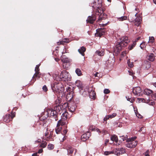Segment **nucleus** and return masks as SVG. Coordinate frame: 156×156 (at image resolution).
Returning a JSON list of instances; mask_svg holds the SVG:
<instances>
[{
    "label": "nucleus",
    "instance_id": "59",
    "mask_svg": "<svg viewBox=\"0 0 156 156\" xmlns=\"http://www.w3.org/2000/svg\"><path fill=\"white\" fill-rule=\"evenodd\" d=\"M32 156H38L37 154V153H35L33 154Z\"/></svg>",
    "mask_w": 156,
    "mask_h": 156
},
{
    "label": "nucleus",
    "instance_id": "48",
    "mask_svg": "<svg viewBox=\"0 0 156 156\" xmlns=\"http://www.w3.org/2000/svg\"><path fill=\"white\" fill-rule=\"evenodd\" d=\"M109 119V117H108V116L106 115L105 116V117L104 118V121H106L108 119Z\"/></svg>",
    "mask_w": 156,
    "mask_h": 156
},
{
    "label": "nucleus",
    "instance_id": "7",
    "mask_svg": "<svg viewBox=\"0 0 156 156\" xmlns=\"http://www.w3.org/2000/svg\"><path fill=\"white\" fill-rule=\"evenodd\" d=\"M47 112L48 116L54 118H56L57 116V113L56 111L53 110L52 109H49L47 110ZM55 120H57V119H55Z\"/></svg>",
    "mask_w": 156,
    "mask_h": 156
},
{
    "label": "nucleus",
    "instance_id": "52",
    "mask_svg": "<svg viewBox=\"0 0 156 156\" xmlns=\"http://www.w3.org/2000/svg\"><path fill=\"white\" fill-rule=\"evenodd\" d=\"M144 44L143 43L141 44L140 45V47L142 49H143L144 48Z\"/></svg>",
    "mask_w": 156,
    "mask_h": 156
},
{
    "label": "nucleus",
    "instance_id": "64",
    "mask_svg": "<svg viewBox=\"0 0 156 156\" xmlns=\"http://www.w3.org/2000/svg\"><path fill=\"white\" fill-rule=\"evenodd\" d=\"M108 140H106L105 141V144H106V143H108Z\"/></svg>",
    "mask_w": 156,
    "mask_h": 156
},
{
    "label": "nucleus",
    "instance_id": "62",
    "mask_svg": "<svg viewBox=\"0 0 156 156\" xmlns=\"http://www.w3.org/2000/svg\"><path fill=\"white\" fill-rule=\"evenodd\" d=\"M67 132V130H64V133L65 134H66Z\"/></svg>",
    "mask_w": 156,
    "mask_h": 156
},
{
    "label": "nucleus",
    "instance_id": "28",
    "mask_svg": "<svg viewBox=\"0 0 156 156\" xmlns=\"http://www.w3.org/2000/svg\"><path fill=\"white\" fill-rule=\"evenodd\" d=\"M73 148H72V147H69L67 149L68 154H72L73 153Z\"/></svg>",
    "mask_w": 156,
    "mask_h": 156
},
{
    "label": "nucleus",
    "instance_id": "32",
    "mask_svg": "<svg viewBox=\"0 0 156 156\" xmlns=\"http://www.w3.org/2000/svg\"><path fill=\"white\" fill-rule=\"evenodd\" d=\"M80 93L84 97H86L87 95V92L84 91L83 89L80 90Z\"/></svg>",
    "mask_w": 156,
    "mask_h": 156
},
{
    "label": "nucleus",
    "instance_id": "58",
    "mask_svg": "<svg viewBox=\"0 0 156 156\" xmlns=\"http://www.w3.org/2000/svg\"><path fill=\"white\" fill-rule=\"evenodd\" d=\"M99 74V73H98V72H97L95 74H94V76L95 77H97L98 76V74Z\"/></svg>",
    "mask_w": 156,
    "mask_h": 156
},
{
    "label": "nucleus",
    "instance_id": "16",
    "mask_svg": "<svg viewBox=\"0 0 156 156\" xmlns=\"http://www.w3.org/2000/svg\"><path fill=\"white\" fill-rule=\"evenodd\" d=\"M111 139L112 141H114L115 142L116 144H115L116 145H119L120 144L118 143V138L117 136L115 135H112L111 137Z\"/></svg>",
    "mask_w": 156,
    "mask_h": 156
},
{
    "label": "nucleus",
    "instance_id": "8",
    "mask_svg": "<svg viewBox=\"0 0 156 156\" xmlns=\"http://www.w3.org/2000/svg\"><path fill=\"white\" fill-rule=\"evenodd\" d=\"M142 90L139 87L133 88V92L134 94L136 96H140L142 94Z\"/></svg>",
    "mask_w": 156,
    "mask_h": 156
},
{
    "label": "nucleus",
    "instance_id": "37",
    "mask_svg": "<svg viewBox=\"0 0 156 156\" xmlns=\"http://www.w3.org/2000/svg\"><path fill=\"white\" fill-rule=\"evenodd\" d=\"M127 64L128 66L130 68L132 67L133 65L132 62H131L129 59L127 61Z\"/></svg>",
    "mask_w": 156,
    "mask_h": 156
},
{
    "label": "nucleus",
    "instance_id": "20",
    "mask_svg": "<svg viewBox=\"0 0 156 156\" xmlns=\"http://www.w3.org/2000/svg\"><path fill=\"white\" fill-rule=\"evenodd\" d=\"M66 120H64L63 119L61 118L60 120H59L57 124V126H59L60 125L63 126L64 125L66 124V122L65 121Z\"/></svg>",
    "mask_w": 156,
    "mask_h": 156
},
{
    "label": "nucleus",
    "instance_id": "23",
    "mask_svg": "<svg viewBox=\"0 0 156 156\" xmlns=\"http://www.w3.org/2000/svg\"><path fill=\"white\" fill-rule=\"evenodd\" d=\"M95 95V93L93 90H91L90 92L89 93V97L91 99H94Z\"/></svg>",
    "mask_w": 156,
    "mask_h": 156
},
{
    "label": "nucleus",
    "instance_id": "4",
    "mask_svg": "<svg viewBox=\"0 0 156 156\" xmlns=\"http://www.w3.org/2000/svg\"><path fill=\"white\" fill-rule=\"evenodd\" d=\"M101 0H94L93 4L92 7L94 9H96V11L98 12H103V9L102 8Z\"/></svg>",
    "mask_w": 156,
    "mask_h": 156
},
{
    "label": "nucleus",
    "instance_id": "43",
    "mask_svg": "<svg viewBox=\"0 0 156 156\" xmlns=\"http://www.w3.org/2000/svg\"><path fill=\"white\" fill-rule=\"evenodd\" d=\"M110 92V91L108 89H105L104 90V92L105 94H108Z\"/></svg>",
    "mask_w": 156,
    "mask_h": 156
},
{
    "label": "nucleus",
    "instance_id": "26",
    "mask_svg": "<svg viewBox=\"0 0 156 156\" xmlns=\"http://www.w3.org/2000/svg\"><path fill=\"white\" fill-rule=\"evenodd\" d=\"M64 41H61L60 42H58V44L59 45V44H64V43H69L70 41L68 38H65L64 39Z\"/></svg>",
    "mask_w": 156,
    "mask_h": 156
},
{
    "label": "nucleus",
    "instance_id": "3",
    "mask_svg": "<svg viewBox=\"0 0 156 156\" xmlns=\"http://www.w3.org/2000/svg\"><path fill=\"white\" fill-rule=\"evenodd\" d=\"M56 78L57 80H61L65 81H70L71 76L68 72L65 71H63L61 72L58 79L57 78Z\"/></svg>",
    "mask_w": 156,
    "mask_h": 156
},
{
    "label": "nucleus",
    "instance_id": "45",
    "mask_svg": "<svg viewBox=\"0 0 156 156\" xmlns=\"http://www.w3.org/2000/svg\"><path fill=\"white\" fill-rule=\"evenodd\" d=\"M152 98L153 100H156V93H155L153 94V96H152Z\"/></svg>",
    "mask_w": 156,
    "mask_h": 156
},
{
    "label": "nucleus",
    "instance_id": "9",
    "mask_svg": "<svg viewBox=\"0 0 156 156\" xmlns=\"http://www.w3.org/2000/svg\"><path fill=\"white\" fill-rule=\"evenodd\" d=\"M125 152V150L123 148H117L113 150V153L117 155H120Z\"/></svg>",
    "mask_w": 156,
    "mask_h": 156
},
{
    "label": "nucleus",
    "instance_id": "49",
    "mask_svg": "<svg viewBox=\"0 0 156 156\" xmlns=\"http://www.w3.org/2000/svg\"><path fill=\"white\" fill-rule=\"evenodd\" d=\"M128 101H129L131 103H133L134 101V99H131L130 98H128L127 99Z\"/></svg>",
    "mask_w": 156,
    "mask_h": 156
},
{
    "label": "nucleus",
    "instance_id": "47",
    "mask_svg": "<svg viewBox=\"0 0 156 156\" xmlns=\"http://www.w3.org/2000/svg\"><path fill=\"white\" fill-rule=\"evenodd\" d=\"M144 127H141L139 131L140 132H142V133H144L145 132V131H144Z\"/></svg>",
    "mask_w": 156,
    "mask_h": 156
},
{
    "label": "nucleus",
    "instance_id": "44",
    "mask_svg": "<svg viewBox=\"0 0 156 156\" xmlns=\"http://www.w3.org/2000/svg\"><path fill=\"white\" fill-rule=\"evenodd\" d=\"M42 89L45 92H46L48 90L47 87L46 85H44L43 86V87H42Z\"/></svg>",
    "mask_w": 156,
    "mask_h": 156
},
{
    "label": "nucleus",
    "instance_id": "27",
    "mask_svg": "<svg viewBox=\"0 0 156 156\" xmlns=\"http://www.w3.org/2000/svg\"><path fill=\"white\" fill-rule=\"evenodd\" d=\"M68 109L70 112H74L75 110V105H71L69 106Z\"/></svg>",
    "mask_w": 156,
    "mask_h": 156
},
{
    "label": "nucleus",
    "instance_id": "60",
    "mask_svg": "<svg viewBox=\"0 0 156 156\" xmlns=\"http://www.w3.org/2000/svg\"><path fill=\"white\" fill-rule=\"evenodd\" d=\"M41 140L40 139H38V140L35 141L36 143H39L40 142Z\"/></svg>",
    "mask_w": 156,
    "mask_h": 156
},
{
    "label": "nucleus",
    "instance_id": "33",
    "mask_svg": "<svg viewBox=\"0 0 156 156\" xmlns=\"http://www.w3.org/2000/svg\"><path fill=\"white\" fill-rule=\"evenodd\" d=\"M120 139L119 141L120 142H122L125 140H127V137L126 136H120Z\"/></svg>",
    "mask_w": 156,
    "mask_h": 156
},
{
    "label": "nucleus",
    "instance_id": "41",
    "mask_svg": "<svg viewBox=\"0 0 156 156\" xmlns=\"http://www.w3.org/2000/svg\"><path fill=\"white\" fill-rule=\"evenodd\" d=\"M114 154L113 153V150L112 151H105L104 152V154L105 155H108L109 154Z\"/></svg>",
    "mask_w": 156,
    "mask_h": 156
},
{
    "label": "nucleus",
    "instance_id": "54",
    "mask_svg": "<svg viewBox=\"0 0 156 156\" xmlns=\"http://www.w3.org/2000/svg\"><path fill=\"white\" fill-rule=\"evenodd\" d=\"M70 89H71V88L70 87H68L66 88V91L68 92L69 91H70Z\"/></svg>",
    "mask_w": 156,
    "mask_h": 156
},
{
    "label": "nucleus",
    "instance_id": "15",
    "mask_svg": "<svg viewBox=\"0 0 156 156\" xmlns=\"http://www.w3.org/2000/svg\"><path fill=\"white\" fill-rule=\"evenodd\" d=\"M70 117L68 113L66 111H65L63 112L61 116V119H63L64 120H66L67 118Z\"/></svg>",
    "mask_w": 156,
    "mask_h": 156
},
{
    "label": "nucleus",
    "instance_id": "63",
    "mask_svg": "<svg viewBox=\"0 0 156 156\" xmlns=\"http://www.w3.org/2000/svg\"><path fill=\"white\" fill-rule=\"evenodd\" d=\"M112 59L113 61V63H114L115 62V59H114V58H112Z\"/></svg>",
    "mask_w": 156,
    "mask_h": 156
},
{
    "label": "nucleus",
    "instance_id": "42",
    "mask_svg": "<svg viewBox=\"0 0 156 156\" xmlns=\"http://www.w3.org/2000/svg\"><path fill=\"white\" fill-rule=\"evenodd\" d=\"M54 146L53 144H49L48 145V148L49 150H51L54 148Z\"/></svg>",
    "mask_w": 156,
    "mask_h": 156
},
{
    "label": "nucleus",
    "instance_id": "19",
    "mask_svg": "<svg viewBox=\"0 0 156 156\" xmlns=\"http://www.w3.org/2000/svg\"><path fill=\"white\" fill-rule=\"evenodd\" d=\"M40 66V65H36L35 69V73L34 76V77H37L38 76V74H39V66Z\"/></svg>",
    "mask_w": 156,
    "mask_h": 156
},
{
    "label": "nucleus",
    "instance_id": "34",
    "mask_svg": "<svg viewBox=\"0 0 156 156\" xmlns=\"http://www.w3.org/2000/svg\"><path fill=\"white\" fill-rule=\"evenodd\" d=\"M136 43V41H134L132 44V45H129L128 47V49L129 50H131L135 46Z\"/></svg>",
    "mask_w": 156,
    "mask_h": 156
},
{
    "label": "nucleus",
    "instance_id": "51",
    "mask_svg": "<svg viewBox=\"0 0 156 156\" xmlns=\"http://www.w3.org/2000/svg\"><path fill=\"white\" fill-rule=\"evenodd\" d=\"M149 152V150H147L145 153V156H150L148 154Z\"/></svg>",
    "mask_w": 156,
    "mask_h": 156
},
{
    "label": "nucleus",
    "instance_id": "46",
    "mask_svg": "<svg viewBox=\"0 0 156 156\" xmlns=\"http://www.w3.org/2000/svg\"><path fill=\"white\" fill-rule=\"evenodd\" d=\"M60 130L61 129H59L57 128L55 129V131L57 134H59L60 132Z\"/></svg>",
    "mask_w": 156,
    "mask_h": 156
},
{
    "label": "nucleus",
    "instance_id": "1",
    "mask_svg": "<svg viewBox=\"0 0 156 156\" xmlns=\"http://www.w3.org/2000/svg\"><path fill=\"white\" fill-rule=\"evenodd\" d=\"M120 42L116 45V48L115 49V52H119L122 50L123 48L126 46L129 42V41L128 39V37L126 36L123 37L120 39Z\"/></svg>",
    "mask_w": 156,
    "mask_h": 156
},
{
    "label": "nucleus",
    "instance_id": "30",
    "mask_svg": "<svg viewBox=\"0 0 156 156\" xmlns=\"http://www.w3.org/2000/svg\"><path fill=\"white\" fill-rule=\"evenodd\" d=\"M134 111L135 112V113L136 115V116L139 118H142L143 117L138 112L137 110H135V108H134Z\"/></svg>",
    "mask_w": 156,
    "mask_h": 156
},
{
    "label": "nucleus",
    "instance_id": "55",
    "mask_svg": "<svg viewBox=\"0 0 156 156\" xmlns=\"http://www.w3.org/2000/svg\"><path fill=\"white\" fill-rule=\"evenodd\" d=\"M94 130H95L96 131H97V132H98V133H100L101 132L99 129H98V128H96L95 129H94Z\"/></svg>",
    "mask_w": 156,
    "mask_h": 156
},
{
    "label": "nucleus",
    "instance_id": "57",
    "mask_svg": "<svg viewBox=\"0 0 156 156\" xmlns=\"http://www.w3.org/2000/svg\"><path fill=\"white\" fill-rule=\"evenodd\" d=\"M49 135V133L48 132L45 133V136L46 137L47 136Z\"/></svg>",
    "mask_w": 156,
    "mask_h": 156
},
{
    "label": "nucleus",
    "instance_id": "39",
    "mask_svg": "<svg viewBox=\"0 0 156 156\" xmlns=\"http://www.w3.org/2000/svg\"><path fill=\"white\" fill-rule=\"evenodd\" d=\"M47 144V143L46 142H44V143L41 144L40 145V146L42 148H44L46 147Z\"/></svg>",
    "mask_w": 156,
    "mask_h": 156
},
{
    "label": "nucleus",
    "instance_id": "53",
    "mask_svg": "<svg viewBox=\"0 0 156 156\" xmlns=\"http://www.w3.org/2000/svg\"><path fill=\"white\" fill-rule=\"evenodd\" d=\"M144 44L143 43L141 44L140 45V47L142 49H143L144 48Z\"/></svg>",
    "mask_w": 156,
    "mask_h": 156
},
{
    "label": "nucleus",
    "instance_id": "17",
    "mask_svg": "<svg viewBox=\"0 0 156 156\" xmlns=\"http://www.w3.org/2000/svg\"><path fill=\"white\" fill-rule=\"evenodd\" d=\"M76 85L78 87L80 90H82L83 88V86L82 83L79 80H78L76 82Z\"/></svg>",
    "mask_w": 156,
    "mask_h": 156
},
{
    "label": "nucleus",
    "instance_id": "21",
    "mask_svg": "<svg viewBox=\"0 0 156 156\" xmlns=\"http://www.w3.org/2000/svg\"><path fill=\"white\" fill-rule=\"evenodd\" d=\"M86 51V48L85 47L82 46L80 49L78 50V52L82 55H84V52Z\"/></svg>",
    "mask_w": 156,
    "mask_h": 156
},
{
    "label": "nucleus",
    "instance_id": "5",
    "mask_svg": "<svg viewBox=\"0 0 156 156\" xmlns=\"http://www.w3.org/2000/svg\"><path fill=\"white\" fill-rule=\"evenodd\" d=\"M136 138V137L135 136L131 138L127 139L126 142H128V143L126 145V146L129 148L135 147L137 143V142L134 140Z\"/></svg>",
    "mask_w": 156,
    "mask_h": 156
},
{
    "label": "nucleus",
    "instance_id": "12",
    "mask_svg": "<svg viewBox=\"0 0 156 156\" xmlns=\"http://www.w3.org/2000/svg\"><path fill=\"white\" fill-rule=\"evenodd\" d=\"M144 93L145 94L147 95V96H151L152 97V96H153V91L152 90L148 89H145L144 90Z\"/></svg>",
    "mask_w": 156,
    "mask_h": 156
},
{
    "label": "nucleus",
    "instance_id": "10",
    "mask_svg": "<svg viewBox=\"0 0 156 156\" xmlns=\"http://www.w3.org/2000/svg\"><path fill=\"white\" fill-rule=\"evenodd\" d=\"M97 18L95 14H94L92 16H89L86 21L87 23H93Z\"/></svg>",
    "mask_w": 156,
    "mask_h": 156
},
{
    "label": "nucleus",
    "instance_id": "56",
    "mask_svg": "<svg viewBox=\"0 0 156 156\" xmlns=\"http://www.w3.org/2000/svg\"><path fill=\"white\" fill-rule=\"evenodd\" d=\"M42 151H43L42 149H40L38 150V153H41L42 152Z\"/></svg>",
    "mask_w": 156,
    "mask_h": 156
},
{
    "label": "nucleus",
    "instance_id": "40",
    "mask_svg": "<svg viewBox=\"0 0 156 156\" xmlns=\"http://www.w3.org/2000/svg\"><path fill=\"white\" fill-rule=\"evenodd\" d=\"M116 115L117 114L115 113H113L112 115H108V117H109V118H112L115 117L116 116Z\"/></svg>",
    "mask_w": 156,
    "mask_h": 156
},
{
    "label": "nucleus",
    "instance_id": "31",
    "mask_svg": "<svg viewBox=\"0 0 156 156\" xmlns=\"http://www.w3.org/2000/svg\"><path fill=\"white\" fill-rule=\"evenodd\" d=\"M96 54L98 55L102 56L104 55V52L102 51H96Z\"/></svg>",
    "mask_w": 156,
    "mask_h": 156
},
{
    "label": "nucleus",
    "instance_id": "13",
    "mask_svg": "<svg viewBox=\"0 0 156 156\" xmlns=\"http://www.w3.org/2000/svg\"><path fill=\"white\" fill-rule=\"evenodd\" d=\"M90 136V133L87 132V133L83 134L81 136V139L83 141H85L88 139Z\"/></svg>",
    "mask_w": 156,
    "mask_h": 156
},
{
    "label": "nucleus",
    "instance_id": "14",
    "mask_svg": "<svg viewBox=\"0 0 156 156\" xmlns=\"http://www.w3.org/2000/svg\"><path fill=\"white\" fill-rule=\"evenodd\" d=\"M142 18L140 16L136 17L134 20V23L136 26H138L141 23Z\"/></svg>",
    "mask_w": 156,
    "mask_h": 156
},
{
    "label": "nucleus",
    "instance_id": "61",
    "mask_svg": "<svg viewBox=\"0 0 156 156\" xmlns=\"http://www.w3.org/2000/svg\"><path fill=\"white\" fill-rule=\"evenodd\" d=\"M128 72L129 73V74L130 75H132L133 74V73L131 72L130 71H128Z\"/></svg>",
    "mask_w": 156,
    "mask_h": 156
},
{
    "label": "nucleus",
    "instance_id": "38",
    "mask_svg": "<svg viewBox=\"0 0 156 156\" xmlns=\"http://www.w3.org/2000/svg\"><path fill=\"white\" fill-rule=\"evenodd\" d=\"M52 135V134H51V133H50V134H49L46 137H45L46 140L48 141L50 140L51 139V138Z\"/></svg>",
    "mask_w": 156,
    "mask_h": 156
},
{
    "label": "nucleus",
    "instance_id": "29",
    "mask_svg": "<svg viewBox=\"0 0 156 156\" xmlns=\"http://www.w3.org/2000/svg\"><path fill=\"white\" fill-rule=\"evenodd\" d=\"M76 74L78 76H80L82 75L81 70L79 68H77L75 70Z\"/></svg>",
    "mask_w": 156,
    "mask_h": 156
},
{
    "label": "nucleus",
    "instance_id": "25",
    "mask_svg": "<svg viewBox=\"0 0 156 156\" xmlns=\"http://www.w3.org/2000/svg\"><path fill=\"white\" fill-rule=\"evenodd\" d=\"M73 93L72 92L68 93L66 95V98L69 100H70L73 97Z\"/></svg>",
    "mask_w": 156,
    "mask_h": 156
},
{
    "label": "nucleus",
    "instance_id": "36",
    "mask_svg": "<svg viewBox=\"0 0 156 156\" xmlns=\"http://www.w3.org/2000/svg\"><path fill=\"white\" fill-rule=\"evenodd\" d=\"M154 40V38L153 37H149V40L148 41V43H153Z\"/></svg>",
    "mask_w": 156,
    "mask_h": 156
},
{
    "label": "nucleus",
    "instance_id": "18",
    "mask_svg": "<svg viewBox=\"0 0 156 156\" xmlns=\"http://www.w3.org/2000/svg\"><path fill=\"white\" fill-rule=\"evenodd\" d=\"M105 32L104 31L103 29H101L99 30L98 31H97L96 33L95 34V35L96 36H99L101 37L102 35Z\"/></svg>",
    "mask_w": 156,
    "mask_h": 156
},
{
    "label": "nucleus",
    "instance_id": "11",
    "mask_svg": "<svg viewBox=\"0 0 156 156\" xmlns=\"http://www.w3.org/2000/svg\"><path fill=\"white\" fill-rule=\"evenodd\" d=\"M138 99L140 101L141 100L142 101H144L145 103L150 105L153 106L154 104V102L151 100L148 99L147 100H145L144 99L141 98H138Z\"/></svg>",
    "mask_w": 156,
    "mask_h": 156
},
{
    "label": "nucleus",
    "instance_id": "22",
    "mask_svg": "<svg viewBox=\"0 0 156 156\" xmlns=\"http://www.w3.org/2000/svg\"><path fill=\"white\" fill-rule=\"evenodd\" d=\"M147 58L150 61H153L155 59L154 54L153 53H151L148 55Z\"/></svg>",
    "mask_w": 156,
    "mask_h": 156
},
{
    "label": "nucleus",
    "instance_id": "24",
    "mask_svg": "<svg viewBox=\"0 0 156 156\" xmlns=\"http://www.w3.org/2000/svg\"><path fill=\"white\" fill-rule=\"evenodd\" d=\"M117 20L120 21H122L124 20H126L127 19V17L126 16H123L120 17H117Z\"/></svg>",
    "mask_w": 156,
    "mask_h": 156
},
{
    "label": "nucleus",
    "instance_id": "50",
    "mask_svg": "<svg viewBox=\"0 0 156 156\" xmlns=\"http://www.w3.org/2000/svg\"><path fill=\"white\" fill-rule=\"evenodd\" d=\"M126 55V53L124 52H122L121 54V56H122V58L124 56Z\"/></svg>",
    "mask_w": 156,
    "mask_h": 156
},
{
    "label": "nucleus",
    "instance_id": "35",
    "mask_svg": "<svg viewBox=\"0 0 156 156\" xmlns=\"http://www.w3.org/2000/svg\"><path fill=\"white\" fill-rule=\"evenodd\" d=\"M61 60L62 62L64 63H68L69 62V61L67 58H63L62 57Z\"/></svg>",
    "mask_w": 156,
    "mask_h": 156
},
{
    "label": "nucleus",
    "instance_id": "6",
    "mask_svg": "<svg viewBox=\"0 0 156 156\" xmlns=\"http://www.w3.org/2000/svg\"><path fill=\"white\" fill-rule=\"evenodd\" d=\"M95 15L96 16V17L98 16V21H100L102 20H105L107 18L106 14L103 13V12L101 13L98 12L97 11H96Z\"/></svg>",
    "mask_w": 156,
    "mask_h": 156
},
{
    "label": "nucleus",
    "instance_id": "2",
    "mask_svg": "<svg viewBox=\"0 0 156 156\" xmlns=\"http://www.w3.org/2000/svg\"><path fill=\"white\" fill-rule=\"evenodd\" d=\"M51 87L53 91L56 94H63L64 88L60 83H55L51 85Z\"/></svg>",
    "mask_w": 156,
    "mask_h": 156
}]
</instances>
